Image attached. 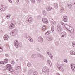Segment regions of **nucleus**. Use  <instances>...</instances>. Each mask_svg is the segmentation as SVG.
Wrapping results in <instances>:
<instances>
[{"instance_id":"nucleus-1","label":"nucleus","mask_w":75,"mask_h":75,"mask_svg":"<svg viewBox=\"0 0 75 75\" xmlns=\"http://www.w3.org/2000/svg\"><path fill=\"white\" fill-rule=\"evenodd\" d=\"M60 24L62 25H63V26H65V27L67 30L71 33L72 34H73L74 33V29L72 28L71 27H70V26L66 25H67V27L65 26V24L62 21L60 22Z\"/></svg>"},{"instance_id":"nucleus-2","label":"nucleus","mask_w":75,"mask_h":75,"mask_svg":"<svg viewBox=\"0 0 75 75\" xmlns=\"http://www.w3.org/2000/svg\"><path fill=\"white\" fill-rule=\"evenodd\" d=\"M14 46L16 48H18V47H21L22 45H20L18 42V41L17 40H15L14 41Z\"/></svg>"},{"instance_id":"nucleus-3","label":"nucleus","mask_w":75,"mask_h":75,"mask_svg":"<svg viewBox=\"0 0 75 75\" xmlns=\"http://www.w3.org/2000/svg\"><path fill=\"white\" fill-rule=\"evenodd\" d=\"M42 71L43 72H45V73L46 72L48 74L50 72V69L47 67L45 66L43 68Z\"/></svg>"},{"instance_id":"nucleus-4","label":"nucleus","mask_w":75,"mask_h":75,"mask_svg":"<svg viewBox=\"0 0 75 75\" xmlns=\"http://www.w3.org/2000/svg\"><path fill=\"white\" fill-rule=\"evenodd\" d=\"M32 21H33V18H32L30 16H28L26 19V23L28 24H30V23L32 22Z\"/></svg>"},{"instance_id":"nucleus-5","label":"nucleus","mask_w":75,"mask_h":75,"mask_svg":"<svg viewBox=\"0 0 75 75\" xmlns=\"http://www.w3.org/2000/svg\"><path fill=\"white\" fill-rule=\"evenodd\" d=\"M18 31V30L17 29H15L13 31L11 32L10 33V34L11 35H15L17 33V32Z\"/></svg>"},{"instance_id":"nucleus-6","label":"nucleus","mask_w":75,"mask_h":75,"mask_svg":"<svg viewBox=\"0 0 75 75\" xmlns=\"http://www.w3.org/2000/svg\"><path fill=\"white\" fill-rule=\"evenodd\" d=\"M70 66L73 72H75V65L74 64H71Z\"/></svg>"},{"instance_id":"nucleus-7","label":"nucleus","mask_w":75,"mask_h":75,"mask_svg":"<svg viewBox=\"0 0 75 75\" xmlns=\"http://www.w3.org/2000/svg\"><path fill=\"white\" fill-rule=\"evenodd\" d=\"M7 8V7H4V6H0V10L1 11H4Z\"/></svg>"},{"instance_id":"nucleus-8","label":"nucleus","mask_w":75,"mask_h":75,"mask_svg":"<svg viewBox=\"0 0 75 75\" xmlns=\"http://www.w3.org/2000/svg\"><path fill=\"white\" fill-rule=\"evenodd\" d=\"M47 64L49 65L50 67H51V68H52V62H51V60H47Z\"/></svg>"},{"instance_id":"nucleus-9","label":"nucleus","mask_w":75,"mask_h":75,"mask_svg":"<svg viewBox=\"0 0 75 75\" xmlns=\"http://www.w3.org/2000/svg\"><path fill=\"white\" fill-rule=\"evenodd\" d=\"M63 20L64 22H67L68 21V17L67 16H64L63 17Z\"/></svg>"},{"instance_id":"nucleus-10","label":"nucleus","mask_w":75,"mask_h":75,"mask_svg":"<svg viewBox=\"0 0 75 75\" xmlns=\"http://www.w3.org/2000/svg\"><path fill=\"white\" fill-rule=\"evenodd\" d=\"M38 41L42 43L43 42V38L42 37L40 36L38 38Z\"/></svg>"},{"instance_id":"nucleus-11","label":"nucleus","mask_w":75,"mask_h":75,"mask_svg":"<svg viewBox=\"0 0 75 75\" xmlns=\"http://www.w3.org/2000/svg\"><path fill=\"white\" fill-rule=\"evenodd\" d=\"M57 66L58 68L60 69L61 71L62 72H63V71H64V69L62 68H61V66H60L59 64H57Z\"/></svg>"},{"instance_id":"nucleus-12","label":"nucleus","mask_w":75,"mask_h":75,"mask_svg":"<svg viewBox=\"0 0 75 75\" xmlns=\"http://www.w3.org/2000/svg\"><path fill=\"white\" fill-rule=\"evenodd\" d=\"M42 21L45 24H47L48 23V20L46 18H43L42 19Z\"/></svg>"},{"instance_id":"nucleus-13","label":"nucleus","mask_w":75,"mask_h":75,"mask_svg":"<svg viewBox=\"0 0 75 75\" xmlns=\"http://www.w3.org/2000/svg\"><path fill=\"white\" fill-rule=\"evenodd\" d=\"M9 38V37H8V35H5L4 36V38L5 40H7Z\"/></svg>"},{"instance_id":"nucleus-14","label":"nucleus","mask_w":75,"mask_h":75,"mask_svg":"<svg viewBox=\"0 0 75 75\" xmlns=\"http://www.w3.org/2000/svg\"><path fill=\"white\" fill-rule=\"evenodd\" d=\"M66 34H67L65 32H62L61 33V37H65V35H66Z\"/></svg>"},{"instance_id":"nucleus-15","label":"nucleus","mask_w":75,"mask_h":75,"mask_svg":"<svg viewBox=\"0 0 75 75\" xmlns=\"http://www.w3.org/2000/svg\"><path fill=\"white\" fill-rule=\"evenodd\" d=\"M15 27V25L14 24H11V25L9 27V28L10 29H13Z\"/></svg>"},{"instance_id":"nucleus-16","label":"nucleus","mask_w":75,"mask_h":75,"mask_svg":"<svg viewBox=\"0 0 75 75\" xmlns=\"http://www.w3.org/2000/svg\"><path fill=\"white\" fill-rule=\"evenodd\" d=\"M27 38L29 41L30 42H33V40L31 37L29 36Z\"/></svg>"},{"instance_id":"nucleus-17","label":"nucleus","mask_w":75,"mask_h":75,"mask_svg":"<svg viewBox=\"0 0 75 75\" xmlns=\"http://www.w3.org/2000/svg\"><path fill=\"white\" fill-rule=\"evenodd\" d=\"M51 24L52 25H55L56 24V22L54 21H51Z\"/></svg>"},{"instance_id":"nucleus-18","label":"nucleus","mask_w":75,"mask_h":75,"mask_svg":"<svg viewBox=\"0 0 75 75\" xmlns=\"http://www.w3.org/2000/svg\"><path fill=\"white\" fill-rule=\"evenodd\" d=\"M46 9L48 11H50L52 9V8L51 7H47L46 8Z\"/></svg>"},{"instance_id":"nucleus-19","label":"nucleus","mask_w":75,"mask_h":75,"mask_svg":"<svg viewBox=\"0 0 75 75\" xmlns=\"http://www.w3.org/2000/svg\"><path fill=\"white\" fill-rule=\"evenodd\" d=\"M47 39L48 41H52V40L53 39V38H52V37H47Z\"/></svg>"},{"instance_id":"nucleus-20","label":"nucleus","mask_w":75,"mask_h":75,"mask_svg":"<svg viewBox=\"0 0 75 75\" xmlns=\"http://www.w3.org/2000/svg\"><path fill=\"white\" fill-rule=\"evenodd\" d=\"M10 68H11V65H10V64H7L6 65V69H10Z\"/></svg>"},{"instance_id":"nucleus-21","label":"nucleus","mask_w":75,"mask_h":75,"mask_svg":"<svg viewBox=\"0 0 75 75\" xmlns=\"http://www.w3.org/2000/svg\"><path fill=\"white\" fill-rule=\"evenodd\" d=\"M54 6L55 8H56V9L58 8V4H57V3H54Z\"/></svg>"},{"instance_id":"nucleus-22","label":"nucleus","mask_w":75,"mask_h":75,"mask_svg":"<svg viewBox=\"0 0 75 75\" xmlns=\"http://www.w3.org/2000/svg\"><path fill=\"white\" fill-rule=\"evenodd\" d=\"M38 55L39 57H40V58H41V59L42 60H43V59H44V57H43V56H42V55H41L40 54H38Z\"/></svg>"},{"instance_id":"nucleus-23","label":"nucleus","mask_w":75,"mask_h":75,"mask_svg":"<svg viewBox=\"0 0 75 75\" xmlns=\"http://www.w3.org/2000/svg\"><path fill=\"white\" fill-rule=\"evenodd\" d=\"M57 29L58 31L59 32H61V27L59 26H57Z\"/></svg>"},{"instance_id":"nucleus-24","label":"nucleus","mask_w":75,"mask_h":75,"mask_svg":"<svg viewBox=\"0 0 75 75\" xmlns=\"http://www.w3.org/2000/svg\"><path fill=\"white\" fill-rule=\"evenodd\" d=\"M42 14L44 16H46L47 14V12L45 10H43L42 12Z\"/></svg>"},{"instance_id":"nucleus-25","label":"nucleus","mask_w":75,"mask_h":75,"mask_svg":"<svg viewBox=\"0 0 75 75\" xmlns=\"http://www.w3.org/2000/svg\"><path fill=\"white\" fill-rule=\"evenodd\" d=\"M8 59H5L4 60V63L5 64H7L8 62Z\"/></svg>"},{"instance_id":"nucleus-26","label":"nucleus","mask_w":75,"mask_h":75,"mask_svg":"<svg viewBox=\"0 0 75 75\" xmlns=\"http://www.w3.org/2000/svg\"><path fill=\"white\" fill-rule=\"evenodd\" d=\"M11 16V15L9 14L7 15H6V17L7 19H9V18H10V16Z\"/></svg>"},{"instance_id":"nucleus-27","label":"nucleus","mask_w":75,"mask_h":75,"mask_svg":"<svg viewBox=\"0 0 75 75\" xmlns=\"http://www.w3.org/2000/svg\"><path fill=\"white\" fill-rule=\"evenodd\" d=\"M3 51V49L2 47V46H1V45H0V52H2Z\"/></svg>"},{"instance_id":"nucleus-28","label":"nucleus","mask_w":75,"mask_h":75,"mask_svg":"<svg viewBox=\"0 0 75 75\" xmlns=\"http://www.w3.org/2000/svg\"><path fill=\"white\" fill-rule=\"evenodd\" d=\"M51 30L52 32H54V30H55V28H54V26H52L51 27Z\"/></svg>"},{"instance_id":"nucleus-29","label":"nucleus","mask_w":75,"mask_h":75,"mask_svg":"<svg viewBox=\"0 0 75 75\" xmlns=\"http://www.w3.org/2000/svg\"><path fill=\"white\" fill-rule=\"evenodd\" d=\"M67 5L68 6V8H69L70 9H71V8H72V5L70 4H67Z\"/></svg>"},{"instance_id":"nucleus-30","label":"nucleus","mask_w":75,"mask_h":75,"mask_svg":"<svg viewBox=\"0 0 75 75\" xmlns=\"http://www.w3.org/2000/svg\"><path fill=\"white\" fill-rule=\"evenodd\" d=\"M21 69V67H20V66H19L16 67V70H17V69Z\"/></svg>"},{"instance_id":"nucleus-31","label":"nucleus","mask_w":75,"mask_h":75,"mask_svg":"<svg viewBox=\"0 0 75 75\" xmlns=\"http://www.w3.org/2000/svg\"><path fill=\"white\" fill-rule=\"evenodd\" d=\"M64 11V8L63 7H62L61 10H60V13H62Z\"/></svg>"},{"instance_id":"nucleus-32","label":"nucleus","mask_w":75,"mask_h":75,"mask_svg":"<svg viewBox=\"0 0 75 75\" xmlns=\"http://www.w3.org/2000/svg\"><path fill=\"white\" fill-rule=\"evenodd\" d=\"M31 57L32 58H35L36 57V55L35 54H33L32 55Z\"/></svg>"},{"instance_id":"nucleus-33","label":"nucleus","mask_w":75,"mask_h":75,"mask_svg":"<svg viewBox=\"0 0 75 75\" xmlns=\"http://www.w3.org/2000/svg\"><path fill=\"white\" fill-rule=\"evenodd\" d=\"M27 65L28 67H30L31 65V64L30 62H28L27 64Z\"/></svg>"},{"instance_id":"nucleus-34","label":"nucleus","mask_w":75,"mask_h":75,"mask_svg":"<svg viewBox=\"0 0 75 75\" xmlns=\"http://www.w3.org/2000/svg\"><path fill=\"white\" fill-rule=\"evenodd\" d=\"M33 75H38V74L37 72L35 71L33 74Z\"/></svg>"},{"instance_id":"nucleus-35","label":"nucleus","mask_w":75,"mask_h":75,"mask_svg":"<svg viewBox=\"0 0 75 75\" xmlns=\"http://www.w3.org/2000/svg\"><path fill=\"white\" fill-rule=\"evenodd\" d=\"M29 74H31L33 73V71L32 70H29L28 71Z\"/></svg>"},{"instance_id":"nucleus-36","label":"nucleus","mask_w":75,"mask_h":75,"mask_svg":"<svg viewBox=\"0 0 75 75\" xmlns=\"http://www.w3.org/2000/svg\"><path fill=\"white\" fill-rule=\"evenodd\" d=\"M50 34V31H48L45 34L46 35H48Z\"/></svg>"},{"instance_id":"nucleus-37","label":"nucleus","mask_w":75,"mask_h":75,"mask_svg":"<svg viewBox=\"0 0 75 75\" xmlns=\"http://www.w3.org/2000/svg\"><path fill=\"white\" fill-rule=\"evenodd\" d=\"M74 51H71L70 52V54L71 55H73L74 54Z\"/></svg>"},{"instance_id":"nucleus-38","label":"nucleus","mask_w":75,"mask_h":75,"mask_svg":"<svg viewBox=\"0 0 75 75\" xmlns=\"http://www.w3.org/2000/svg\"><path fill=\"white\" fill-rule=\"evenodd\" d=\"M45 29H46L45 26H43L42 27V30H43V31H45Z\"/></svg>"},{"instance_id":"nucleus-39","label":"nucleus","mask_w":75,"mask_h":75,"mask_svg":"<svg viewBox=\"0 0 75 75\" xmlns=\"http://www.w3.org/2000/svg\"><path fill=\"white\" fill-rule=\"evenodd\" d=\"M72 46L73 47H75V42H73L72 43Z\"/></svg>"},{"instance_id":"nucleus-40","label":"nucleus","mask_w":75,"mask_h":75,"mask_svg":"<svg viewBox=\"0 0 75 75\" xmlns=\"http://www.w3.org/2000/svg\"><path fill=\"white\" fill-rule=\"evenodd\" d=\"M49 57L51 59H52V58H53V56L51 54H49Z\"/></svg>"},{"instance_id":"nucleus-41","label":"nucleus","mask_w":75,"mask_h":75,"mask_svg":"<svg viewBox=\"0 0 75 75\" xmlns=\"http://www.w3.org/2000/svg\"><path fill=\"white\" fill-rule=\"evenodd\" d=\"M0 64H4V65L5 64V63H4V62L2 61H1L0 62Z\"/></svg>"},{"instance_id":"nucleus-42","label":"nucleus","mask_w":75,"mask_h":75,"mask_svg":"<svg viewBox=\"0 0 75 75\" xmlns=\"http://www.w3.org/2000/svg\"><path fill=\"white\" fill-rule=\"evenodd\" d=\"M64 62H65V63H67V62H68V61L67 60V59H66L64 60Z\"/></svg>"},{"instance_id":"nucleus-43","label":"nucleus","mask_w":75,"mask_h":75,"mask_svg":"<svg viewBox=\"0 0 75 75\" xmlns=\"http://www.w3.org/2000/svg\"><path fill=\"white\" fill-rule=\"evenodd\" d=\"M55 45L56 46H58L59 45V42H56L55 43Z\"/></svg>"},{"instance_id":"nucleus-44","label":"nucleus","mask_w":75,"mask_h":75,"mask_svg":"<svg viewBox=\"0 0 75 75\" xmlns=\"http://www.w3.org/2000/svg\"><path fill=\"white\" fill-rule=\"evenodd\" d=\"M31 1H32V3H34L35 1V0H31Z\"/></svg>"},{"instance_id":"nucleus-45","label":"nucleus","mask_w":75,"mask_h":75,"mask_svg":"<svg viewBox=\"0 0 75 75\" xmlns=\"http://www.w3.org/2000/svg\"><path fill=\"white\" fill-rule=\"evenodd\" d=\"M38 19H40L41 18V16L40 15H38Z\"/></svg>"},{"instance_id":"nucleus-46","label":"nucleus","mask_w":75,"mask_h":75,"mask_svg":"<svg viewBox=\"0 0 75 75\" xmlns=\"http://www.w3.org/2000/svg\"><path fill=\"white\" fill-rule=\"evenodd\" d=\"M11 64L12 65H14V64H15V62L13 61H12L11 62Z\"/></svg>"},{"instance_id":"nucleus-47","label":"nucleus","mask_w":75,"mask_h":75,"mask_svg":"<svg viewBox=\"0 0 75 75\" xmlns=\"http://www.w3.org/2000/svg\"><path fill=\"white\" fill-rule=\"evenodd\" d=\"M8 69H9V71L10 72H12V69H11L9 68Z\"/></svg>"},{"instance_id":"nucleus-48","label":"nucleus","mask_w":75,"mask_h":75,"mask_svg":"<svg viewBox=\"0 0 75 75\" xmlns=\"http://www.w3.org/2000/svg\"><path fill=\"white\" fill-rule=\"evenodd\" d=\"M5 57H9V56L8 55V54H5Z\"/></svg>"},{"instance_id":"nucleus-49","label":"nucleus","mask_w":75,"mask_h":75,"mask_svg":"<svg viewBox=\"0 0 75 75\" xmlns=\"http://www.w3.org/2000/svg\"><path fill=\"white\" fill-rule=\"evenodd\" d=\"M25 1L27 3H29V1L28 0H25Z\"/></svg>"},{"instance_id":"nucleus-50","label":"nucleus","mask_w":75,"mask_h":75,"mask_svg":"<svg viewBox=\"0 0 75 75\" xmlns=\"http://www.w3.org/2000/svg\"><path fill=\"white\" fill-rule=\"evenodd\" d=\"M37 1L38 2H40L41 1V0H37Z\"/></svg>"},{"instance_id":"nucleus-51","label":"nucleus","mask_w":75,"mask_h":75,"mask_svg":"<svg viewBox=\"0 0 75 75\" xmlns=\"http://www.w3.org/2000/svg\"><path fill=\"white\" fill-rule=\"evenodd\" d=\"M9 2L10 3H12V1H11V0H8Z\"/></svg>"},{"instance_id":"nucleus-52","label":"nucleus","mask_w":75,"mask_h":75,"mask_svg":"<svg viewBox=\"0 0 75 75\" xmlns=\"http://www.w3.org/2000/svg\"><path fill=\"white\" fill-rule=\"evenodd\" d=\"M2 22H4V20L3 19H2Z\"/></svg>"},{"instance_id":"nucleus-53","label":"nucleus","mask_w":75,"mask_h":75,"mask_svg":"<svg viewBox=\"0 0 75 75\" xmlns=\"http://www.w3.org/2000/svg\"><path fill=\"white\" fill-rule=\"evenodd\" d=\"M56 75H60V74L58 73H57V74H56Z\"/></svg>"},{"instance_id":"nucleus-54","label":"nucleus","mask_w":75,"mask_h":75,"mask_svg":"<svg viewBox=\"0 0 75 75\" xmlns=\"http://www.w3.org/2000/svg\"><path fill=\"white\" fill-rule=\"evenodd\" d=\"M17 3H18L19 2V0H16Z\"/></svg>"},{"instance_id":"nucleus-55","label":"nucleus","mask_w":75,"mask_h":75,"mask_svg":"<svg viewBox=\"0 0 75 75\" xmlns=\"http://www.w3.org/2000/svg\"><path fill=\"white\" fill-rule=\"evenodd\" d=\"M73 55H75V52H73Z\"/></svg>"},{"instance_id":"nucleus-56","label":"nucleus","mask_w":75,"mask_h":75,"mask_svg":"<svg viewBox=\"0 0 75 75\" xmlns=\"http://www.w3.org/2000/svg\"><path fill=\"white\" fill-rule=\"evenodd\" d=\"M23 72H26V70H25V71L24 70Z\"/></svg>"},{"instance_id":"nucleus-57","label":"nucleus","mask_w":75,"mask_h":75,"mask_svg":"<svg viewBox=\"0 0 75 75\" xmlns=\"http://www.w3.org/2000/svg\"><path fill=\"white\" fill-rule=\"evenodd\" d=\"M20 24H21V22H19V24H20Z\"/></svg>"},{"instance_id":"nucleus-58","label":"nucleus","mask_w":75,"mask_h":75,"mask_svg":"<svg viewBox=\"0 0 75 75\" xmlns=\"http://www.w3.org/2000/svg\"><path fill=\"white\" fill-rule=\"evenodd\" d=\"M74 4H75V2L74 3Z\"/></svg>"}]
</instances>
